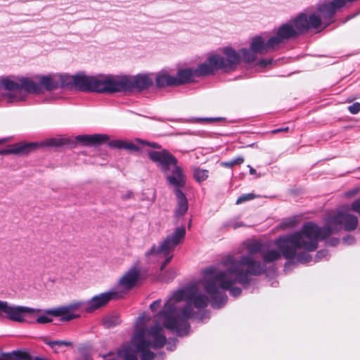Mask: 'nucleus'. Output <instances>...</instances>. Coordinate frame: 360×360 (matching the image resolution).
<instances>
[{
    "instance_id": "e433bc0d",
    "label": "nucleus",
    "mask_w": 360,
    "mask_h": 360,
    "mask_svg": "<svg viewBox=\"0 0 360 360\" xmlns=\"http://www.w3.org/2000/svg\"><path fill=\"white\" fill-rule=\"evenodd\" d=\"M348 110L351 114L356 115L360 112V103L355 102L348 106Z\"/></svg>"
},
{
    "instance_id": "79ce46f5",
    "label": "nucleus",
    "mask_w": 360,
    "mask_h": 360,
    "mask_svg": "<svg viewBox=\"0 0 360 360\" xmlns=\"http://www.w3.org/2000/svg\"><path fill=\"white\" fill-rule=\"evenodd\" d=\"M52 321V319L46 315H41L36 319V322L38 323H47Z\"/></svg>"
},
{
    "instance_id": "09e8293b",
    "label": "nucleus",
    "mask_w": 360,
    "mask_h": 360,
    "mask_svg": "<svg viewBox=\"0 0 360 360\" xmlns=\"http://www.w3.org/2000/svg\"><path fill=\"white\" fill-rule=\"evenodd\" d=\"M167 274H171V276H170V277H169V279H171V280H172V279H173V278L175 277V276H176V272L174 270H169V271H168L167 272Z\"/></svg>"
},
{
    "instance_id": "dca6fc26",
    "label": "nucleus",
    "mask_w": 360,
    "mask_h": 360,
    "mask_svg": "<svg viewBox=\"0 0 360 360\" xmlns=\"http://www.w3.org/2000/svg\"><path fill=\"white\" fill-rule=\"evenodd\" d=\"M39 311L27 307L10 305L7 302L0 300V317L4 314L5 317L13 321L23 322L25 314Z\"/></svg>"
},
{
    "instance_id": "423d86ee",
    "label": "nucleus",
    "mask_w": 360,
    "mask_h": 360,
    "mask_svg": "<svg viewBox=\"0 0 360 360\" xmlns=\"http://www.w3.org/2000/svg\"><path fill=\"white\" fill-rule=\"evenodd\" d=\"M150 317L143 313L137 318L136 326L132 342L137 352H141V360H153L155 357L154 352L149 350L150 347L154 349L162 348L167 342L166 336L163 334L162 328L160 323H156L149 328L146 323Z\"/></svg>"
},
{
    "instance_id": "7c9ffc66",
    "label": "nucleus",
    "mask_w": 360,
    "mask_h": 360,
    "mask_svg": "<svg viewBox=\"0 0 360 360\" xmlns=\"http://www.w3.org/2000/svg\"><path fill=\"white\" fill-rule=\"evenodd\" d=\"M14 356L18 358H28V354H25V356H22V354L21 352L13 351V352L1 354V355L0 356V360H12Z\"/></svg>"
},
{
    "instance_id": "b1692460",
    "label": "nucleus",
    "mask_w": 360,
    "mask_h": 360,
    "mask_svg": "<svg viewBox=\"0 0 360 360\" xmlns=\"http://www.w3.org/2000/svg\"><path fill=\"white\" fill-rule=\"evenodd\" d=\"M290 234H288V236ZM287 236H288V235H287ZM284 237H286V236L278 237L275 240V244L277 246L278 250H269L267 252H263L262 254V257L263 261H264V262L265 264L274 262L275 261L278 260L281 258V255L283 256V257H285L286 259V257L283 255V251L281 250V249L277 245V242H278V239H280L281 238H284ZM296 254H297V252L295 253V255L293 257H292V258H287V259L291 260V259H294L295 257V256H296Z\"/></svg>"
},
{
    "instance_id": "20e7f679",
    "label": "nucleus",
    "mask_w": 360,
    "mask_h": 360,
    "mask_svg": "<svg viewBox=\"0 0 360 360\" xmlns=\"http://www.w3.org/2000/svg\"><path fill=\"white\" fill-rule=\"evenodd\" d=\"M202 274V279L200 283L210 295L211 306L214 309H220L226 304V290H229L230 295L233 297H238L242 292L240 288L234 286L236 283H240L236 275L230 273L229 268L227 271H219L215 266H211L205 269Z\"/></svg>"
},
{
    "instance_id": "4be33fe9",
    "label": "nucleus",
    "mask_w": 360,
    "mask_h": 360,
    "mask_svg": "<svg viewBox=\"0 0 360 360\" xmlns=\"http://www.w3.org/2000/svg\"><path fill=\"white\" fill-rule=\"evenodd\" d=\"M250 48L257 54H266L276 50L275 44L270 42V38L266 41L262 36L257 35L252 39Z\"/></svg>"
},
{
    "instance_id": "0eeeda50",
    "label": "nucleus",
    "mask_w": 360,
    "mask_h": 360,
    "mask_svg": "<svg viewBox=\"0 0 360 360\" xmlns=\"http://www.w3.org/2000/svg\"><path fill=\"white\" fill-rule=\"evenodd\" d=\"M158 164L161 169L167 173L171 172L172 174L166 175L169 185L174 186V193L177 200V207L175 210L176 217H183L188 211V202L182 188L186 185V179L181 167L177 165V159H152Z\"/></svg>"
},
{
    "instance_id": "f8f14e48",
    "label": "nucleus",
    "mask_w": 360,
    "mask_h": 360,
    "mask_svg": "<svg viewBox=\"0 0 360 360\" xmlns=\"http://www.w3.org/2000/svg\"><path fill=\"white\" fill-rule=\"evenodd\" d=\"M96 92L97 93H115L127 91V76H115L112 75H100L97 77Z\"/></svg>"
},
{
    "instance_id": "ea45409f",
    "label": "nucleus",
    "mask_w": 360,
    "mask_h": 360,
    "mask_svg": "<svg viewBox=\"0 0 360 360\" xmlns=\"http://www.w3.org/2000/svg\"><path fill=\"white\" fill-rule=\"evenodd\" d=\"M243 224L242 222H238L235 221H230L224 224V226L226 228H233L236 229L238 227L243 226Z\"/></svg>"
},
{
    "instance_id": "bb28decb",
    "label": "nucleus",
    "mask_w": 360,
    "mask_h": 360,
    "mask_svg": "<svg viewBox=\"0 0 360 360\" xmlns=\"http://www.w3.org/2000/svg\"><path fill=\"white\" fill-rule=\"evenodd\" d=\"M238 52L240 54L241 61L246 63L255 61L257 57V54L250 47L249 49L242 48L238 50Z\"/></svg>"
},
{
    "instance_id": "cd10ccee",
    "label": "nucleus",
    "mask_w": 360,
    "mask_h": 360,
    "mask_svg": "<svg viewBox=\"0 0 360 360\" xmlns=\"http://www.w3.org/2000/svg\"><path fill=\"white\" fill-rule=\"evenodd\" d=\"M103 325L106 328H112L120 323V316L117 314L109 315L103 317Z\"/></svg>"
},
{
    "instance_id": "f03ea898",
    "label": "nucleus",
    "mask_w": 360,
    "mask_h": 360,
    "mask_svg": "<svg viewBox=\"0 0 360 360\" xmlns=\"http://www.w3.org/2000/svg\"><path fill=\"white\" fill-rule=\"evenodd\" d=\"M357 226L356 216L340 211L329 217L322 228L311 221L304 223L300 231L278 239L277 245L286 258H292L299 249L314 251L318 248L319 240H325L342 229L346 231H352Z\"/></svg>"
},
{
    "instance_id": "a18cd8bd",
    "label": "nucleus",
    "mask_w": 360,
    "mask_h": 360,
    "mask_svg": "<svg viewBox=\"0 0 360 360\" xmlns=\"http://www.w3.org/2000/svg\"><path fill=\"white\" fill-rule=\"evenodd\" d=\"M340 243L339 238H333L327 241L328 245L330 246H336Z\"/></svg>"
},
{
    "instance_id": "9d476101",
    "label": "nucleus",
    "mask_w": 360,
    "mask_h": 360,
    "mask_svg": "<svg viewBox=\"0 0 360 360\" xmlns=\"http://www.w3.org/2000/svg\"><path fill=\"white\" fill-rule=\"evenodd\" d=\"M0 84L1 86L7 91H11L9 94V101L11 102L20 101L24 99L21 96V91L27 93L34 91L38 89L39 86L35 82L27 77H20L17 80H12L8 77H3Z\"/></svg>"
},
{
    "instance_id": "f704fd0d",
    "label": "nucleus",
    "mask_w": 360,
    "mask_h": 360,
    "mask_svg": "<svg viewBox=\"0 0 360 360\" xmlns=\"http://www.w3.org/2000/svg\"><path fill=\"white\" fill-rule=\"evenodd\" d=\"M243 162V159H234L231 161L221 162L220 165L226 167H232L233 165H240Z\"/></svg>"
},
{
    "instance_id": "393cba45",
    "label": "nucleus",
    "mask_w": 360,
    "mask_h": 360,
    "mask_svg": "<svg viewBox=\"0 0 360 360\" xmlns=\"http://www.w3.org/2000/svg\"><path fill=\"white\" fill-rule=\"evenodd\" d=\"M190 290L191 285L185 288L184 289L177 290L174 292L172 296L165 303V304L170 302V303L174 304L176 307V304L182 300H185L186 302V304H188Z\"/></svg>"
},
{
    "instance_id": "2f4dec72",
    "label": "nucleus",
    "mask_w": 360,
    "mask_h": 360,
    "mask_svg": "<svg viewBox=\"0 0 360 360\" xmlns=\"http://www.w3.org/2000/svg\"><path fill=\"white\" fill-rule=\"evenodd\" d=\"M312 259L311 256L307 252H302L297 255V261L301 264H307Z\"/></svg>"
},
{
    "instance_id": "4c0bfd02",
    "label": "nucleus",
    "mask_w": 360,
    "mask_h": 360,
    "mask_svg": "<svg viewBox=\"0 0 360 360\" xmlns=\"http://www.w3.org/2000/svg\"><path fill=\"white\" fill-rule=\"evenodd\" d=\"M162 301L160 299H158L154 301L153 303L150 304V309L152 312L155 313L158 311V309L161 307Z\"/></svg>"
},
{
    "instance_id": "c03bdc74",
    "label": "nucleus",
    "mask_w": 360,
    "mask_h": 360,
    "mask_svg": "<svg viewBox=\"0 0 360 360\" xmlns=\"http://www.w3.org/2000/svg\"><path fill=\"white\" fill-rule=\"evenodd\" d=\"M343 242L346 244L352 245L354 243L355 239L353 236L348 235L343 238Z\"/></svg>"
},
{
    "instance_id": "ddd939ff",
    "label": "nucleus",
    "mask_w": 360,
    "mask_h": 360,
    "mask_svg": "<svg viewBox=\"0 0 360 360\" xmlns=\"http://www.w3.org/2000/svg\"><path fill=\"white\" fill-rule=\"evenodd\" d=\"M210 69L207 65L206 60L199 64L195 68L179 69L175 77L176 86L191 83L195 81V77L210 75Z\"/></svg>"
},
{
    "instance_id": "473e14b6",
    "label": "nucleus",
    "mask_w": 360,
    "mask_h": 360,
    "mask_svg": "<svg viewBox=\"0 0 360 360\" xmlns=\"http://www.w3.org/2000/svg\"><path fill=\"white\" fill-rule=\"evenodd\" d=\"M46 345L50 346L52 349H55L56 346H67L70 347L72 345V342H68V341H64V340H59V341H46L45 342Z\"/></svg>"
},
{
    "instance_id": "a19ab883",
    "label": "nucleus",
    "mask_w": 360,
    "mask_h": 360,
    "mask_svg": "<svg viewBox=\"0 0 360 360\" xmlns=\"http://www.w3.org/2000/svg\"><path fill=\"white\" fill-rule=\"evenodd\" d=\"M193 121L196 122H213V121H217V120H221L220 117H197V118H193Z\"/></svg>"
},
{
    "instance_id": "58836bf2",
    "label": "nucleus",
    "mask_w": 360,
    "mask_h": 360,
    "mask_svg": "<svg viewBox=\"0 0 360 360\" xmlns=\"http://www.w3.org/2000/svg\"><path fill=\"white\" fill-rule=\"evenodd\" d=\"M328 251L327 250H321L316 255V260L319 261L323 258H328Z\"/></svg>"
},
{
    "instance_id": "2eb2a0df",
    "label": "nucleus",
    "mask_w": 360,
    "mask_h": 360,
    "mask_svg": "<svg viewBox=\"0 0 360 360\" xmlns=\"http://www.w3.org/2000/svg\"><path fill=\"white\" fill-rule=\"evenodd\" d=\"M86 302L77 301L66 306H62L48 311V313L54 316H63L62 320L69 321L80 317L79 314L75 311L86 312Z\"/></svg>"
},
{
    "instance_id": "4468645a",
    "label": "nucleus",
    "mask_w": 360,
    "mask_h": 360,
    "mask_svg": "<svg viewBox=\"0 0 360 360\" xmlns=\"http://www.w3.org/2000/svg\"><path fill=\"white\" fill-rule=\"evenodd\" d=\"M141 271L137 266L131 267L125 274L120 278L117 285L112 288L115 292H120V298L130 290L134 288L140 278Z\"/></svg>"
},
{
    "instance_id": "9b49d317",
    "label": "nucleus",
    "mask_w": 360,
    "mask_h": 360,
    "mask_svg": "<svg viewBox=\"0 0 360 360\" xmlns=\"http://www.w3.org/2000/svg\"><path fill=\"white\" fill-rule=\"evenodd\" d=\"M327 2L328 1H324L318 4L316 8L318 14L314 13L309 15V18H307L306 13H300L294 19L289 20V22L292 23L294 30L297 32L298 36L307 31L309 28H319L322 23L328 25L333 22V18L334 15L329 19H324L318 10L321 5Z\"/></svg>"
},
{
    "instance_id": "5701e85b",
    "label": "nucleus",
    "mask_w": 360,
    "mask_h": 360,
    "mask_svg": "<svg viewBox=\"0 0 360 360\" xmlns=\"http://www.w3.org/2000/svg\"><path fill=\"white\" fill-rule=\"evenodd\" d=\"M60 77L58 75H49L41 76L39 79V82L37 83L39 88L34 91H30L32 94H40L42 91V89H45L46 91H53L59 88Z\"/></svg>"
},
{
    "instance_id": "6ab92c4d",
    "label": "nucleus",
    "mask_w": 360,
    "mask_h": 360,
    "mask_svg": "<svg viewBox=\"0 0 360 360\" xmlns=\"http://www.w3.org/2000/svg\"><path fill=\"white\" fill-rule=\"evenodd\" d=\"M356 0H331L321 5L318 10L324 19H329L347 4H352Z\"/></svg>"
},
{
    "instance_id": "5fc2aeb1",
    "label": "nucleus",
    "mask_w": 360,
    "mask_h": 360,
    "mask_svg": "<svg viewBox=\"0 0 360 360\" xmlns=\"http://www.w3.org/2000/svg\"><path fill=\"white\" fill-rule=\"evenodd\" d=\"M254 171H255V170H254L252 168H251V169H250V173H251V174H253Z\"/></svg>"
},
{
    "instance_id": "f3484780",
    "label": "nucleus",
    "mask_w": 360,
    "mask_h": 360,
    "mask_svg": "<svg viewBox=\"0 0 360 360\" xmlns=\"http://www.w3.org/2000/svg\"><path fill=\"white\" fill-rule=\"evenodd\" d=\"M120 298V292H115L112 289L94 296L86 302V313H92L101 307H105L110 300Z\"/></svg>"
},
{
    "instance_id": "c9c22d12",
    "label": "nucleus",
    "mask_w": 360,
    "mask_h": 360,
    "mask_svg": "<svg viewBox=\"0 0 360 360\" xmlns=\"http://www.w3.org/2000/svg\"><path fill=\"white\" fill-rule=\"evenodd\" d=\"M255 197H256V195L253 193H248V194L243 195L237 199L236 204H240L245 201L252 200Z\"/></svg>"
},
{
    "instance_id": "412c9836",
    "label": "nucleus",
    "mask_w": 360,
    "mask_h": 360,
    "mask_svg": "<svg viewBox=\"0 0 360 360\" xmlns=\"http://www.w3.org/2000/svg\"><path fill=\"white\" fill-rule=\"evenodd\" d=\"M128 81L127 91L136 89L142 91L150 87L153 84V80L149 74H139L134 77L127 76Z\"/></svg>"
},
{
    "instance_id": "c756f323",
    "label": "nucleus",
    "mask_w": 360,
    "mask_h": 360,
    "mask_svg": "<svg viewBox=\"0 0 360 360\" xmlns=\"http://www.w3.org/2000/svg\"><path fill=\"white\" fill-rule=\"evenodd\" d=\"M193 176L196 181L200 183L205 181L209 176V171L199 167L193 168Z\"/></svg>"
},
{
    "instance_id": "aec40b11",
    "label": "nucleus",
    "mask_w": 360,
    "mask_h": 360,
    "mask_svg": "<svg viewBox=\"0 0 360 360\" xmlns=\"http://www.w3.org/2000/svg\"><path fill=\"white\" fill-rule=\"evenodd\" d=\"M98 84L96 76H89L84 74L74 75V87L82 91L96 92Z\"/></svg>"
},
{
    "instance_id": "a211bd4d",
    "label": "nucleus",
    "mask_w": 360,
    "mask_h": 360,
    "mask_svg": "<svg viewBox=\"0 0 360 360\" xmlns=\"http://www.w3.org/2000/svg\"><path fill=\"white\" fill-rule=\"evenodd\" d=\"M298 37L292 23L288 21L278 27L276 34L270 37V42L271 44L274 43L278 49L282 44L287 42L291 39L297 38Z\"/></svg>"
},
{
    "instance_id": "a878e982",
    "label": "nucleus",
    "mask_w": 360,
    "mask_h": 360,
    "mask_svg": "<svg viewBox=\"0 0 360 360\" xmlns=\"http://www.w3.org/2000/svg\"><path fill=\"white\" fill-rule=\"evenodd\" d=\"M155 83L159 88L176 86L175 77L166 73H160L157 75Z\"/></svg>"
},
{
    "instance_id": "de8ad7c7",
    "label": "nucleus",
    "mask_w": 360,
    "mask_h": 360,
    "mask_svg": "<svg viewBox=\"0 0 360 360\" xmlns=\"http://www.w3.org/2000/svg\"><path fill=\"white\" fill-rule=\"evenodd\" d=\"M128 358L129 359V360H137L136 356L134 354H126L124 359H128Z\"/></svg>"
},
{
    "instance_id": "1a4fd4ad",
    "label": "nucleus",
    "mask_w": 360,
    "mask_h": 360,
    "mask_svg": "<svg viewBox=\"0 0 360 360\" xmlns=\"http://www.w3.org/2000/svg\"><path fill=\"white\" fill-rule=\"evenodd\" d=\"M222 53L224 56L214 54L209 56L206 60L211 75H213L218 70H222L225 72L233 71L240 63V54L233 48L225 47L223 49Z\"/></svg>"
},
{
    "instance_id": "c85d7f7f",
    "label": "nucleus",
    "mask_w": 360,
    "mask_h": 360,
    "mask_svg": "<svg viewBox=\"0 0 360 360\" xmlns=\"http://www.w3.org/2000/svg\"><path fill=\"white\" fill-rule=\"evenodd\" d=\"M60 77L59 87L60 88H72L74 86V75L70 76L68 75H58Z\"/></svg>"
},
{
    "instance_id": "3c124183",
    "label": "nucleus",
    "mask_w": 360,
    "mask_h": 360,
    "mask_svg": "<svg viewBox=\"0 0 360 360\" xmlns=\"http://www.w3.org/2000/svg\"><path fill=\"white\" fill-rule=\"evenodd\" d=\"M169 342H172L174 345H175L176 342H177V340L176 338H174V339L170 340ZM169 344H170V342H169Z\"/></svg>"
},
{
    "instance_id": "8fccbe9b",
    "label": "nucleus",
    "mask_w": 360,
    "mask_h": 360,
    "mask_svg": "<svg viewBox=\"0 0 360 360\" xmlns=\"http://www.w3.org/2000/svg\"><path fill=\"white\" fill-rule=\"evenodd\" d=\"M132 196L131 192H128L125 196V198H130Z\"/></svg>"
},
{
    "instance_id": "603ef678",
    "label": "nucleus",
    "mask_w": 360,
    "mask_h": 360,
    "mask_svg": "<svg viewBox=\"0 0 360 360\" xmlns=\"http://www.w3.org/2000/svg\"><path fill=\"white\" fill-rule=\"evenodd\" d=\"M356 15H350V16H348L347 20H350L352 19V18H354Z\"/></svg>"
},
{
    "instance_id": "6e6d98bb",
    "label": "nucleus",
    "mask_w": 360,
    "mask_h": 360,
    "mask_svg": "<svg viewBox=\"0 0 360 360\" xmlns=\"http://www.w3.org/2000/svg\"><path fill=\"white\" fill-rule=\"evenodd\" d=\"M124 360H129V359L128 358V359H124Z\"/></svg>"
},
{
    "instance_id": "f257e3e1",
    "label": "nucleus",
    "mask_w": 360,
    "mask_h": 360,
    "mask_svg": "<svg viewBox=\"0 0 360 360\" xmlns=\"http://www.w3.org/2000/svg\"><path fill=\"white\" fill-rule=\"evenodd\" d=\"M106 144L110 149L124 150L129 153L139 152L142 148L149 146L155 150L148 151V158H174L166 149L155 142L147 141L141 139L134 141L127 139H112L106 134H79L75 137L58 136L44 139L40 142H18L10 145L7 148L0 149V155L10 154L27 155L32 152L48 148L66 146L75 148L77 146L85 147H99Z\"/></svg>"
},
{
    "instance_id": "49530a36",
    "label": "nucleus",
    "mask_w": 360,
    "mask_h": 360,
    "mask_svg": "<svg viewBox=\"0 0 360 360\" xmlns=\"http://www.w3.org/2000/svg\"><path fill=\"white\" fill-rule=\"evenodd\" d=\"M288 129L289 128L288 127L275 129L272 130V133L273 134H277V133H279V132L287 131H288Z\"/></svg>"
},
{
    "instance_id": "37998d69",
    "label": "nucleus",
    "mask_w": 360,
    "mask_h": 360,
    "mask_svg": "<svg viewBox=\"0 0 360 360\" xmlns=\"http://www.w3.org/2000/svg\"><path fill=\"white\" fill-rule=\"evenodd\" d=\"M273 60L272 59H262L258 62V64L262 67L265 68L268 66L269 65H271L272 63Z\"/></svg>"
},
{
    "instance_id": "72a5a7b5",
    "label": "nucleus",
    "mask_w": 360,
    "mask_h": 360,
    "mask_svg": "<svg viewBox=\"0 0 360 360\" xmlns=\"http://www.w3.org/2000/svg\"><path fill=\"white\" fill-rule=\"evenodd\" d=\"M295 220L288 219L282 221L279 226L281 229H285L288 228H293L295 226Z\"/></svg>"
},
{
    "instance_id": "39448f33",
    "label": "nucleus",
    "mask_w": 360,
    "mask_h": 360,
    "mask_svg": "<svg viewBox=\"0 0 360 360\" xmlns=\"http://www.w3.org/2000/svg\"><path fill=\"white\" fill-rule=\"evenodd\" d=\"M248 252L239 259L233 256H227L221 260V264L229 268L230 273L237 276V280L244 287L251 281V276H259L266 272L265 264L257 260L255 255L262 252V244L254 242L248 246Z\"/></svg>"
},
{
    "instance_id": "864d4df0",
    "label": "nucleus",
    "mask_w": 360,
    "mask_h": 360,
    "mask_svg": "<svg viewBox=\"0 0 360 360\" xmlns=\"http://www.w3.org/2000/svg\"><path fill=\"white\" fill-rule=\"evenodd\" d=\"M4 141H5V139H0V143H4Z\"/></svg>"
},
{
    "instance_id": "6e6552de",
    "label": "nucleus",
    "mask_w": 360,
    "mask_h": 360,
    "mask_svg": "<svg viewBox=\"0 0 360 360\" xmlns=\"http://www.w3.org/2000/svg\"><path fill=\"white\" fill-rule=\"evenodd\" d=\"M186 236V229L184 226L177 227L175 231L167 236L165 239L159 245L158 247L153 245L148 251L146 252V257H149L151 255H162L165 260L162 263L160 271H163L168 263L173 258V252L175 248L183 243Z\"/></svg>"
},
{
    "instance_id": "7ed1b4c3",
    "label": "nucleus",
    "mask_w": 360,
    "mask_h": 360,
    "mask_svg": "<svg viewBox=\"0 0 360 360\" xmlns=\"http://www.w3.org/2000/svg\"><path fill=\"white\" fill-rule=\"evenodd\" d=\"M209 304V298L207 295L199 292L197 285H191L188 304L179 311H176V307L170 302L164 304L154 318L158 321H163V326L176 333L179 336H184L188 333L190 324L188 320L191 318L202 319L199 314L195 313L192 305L196 309H204Z\"/></svg>"
}]
</instances>
